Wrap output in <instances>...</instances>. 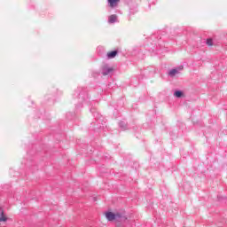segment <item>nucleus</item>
<instances>
[{"mask_svg": "<svg viewBox=\"0 0 227 227\" xmlns=\"http://www.w3.org/2000/svg\"><path fill=\"white\" fill-rule=\"evenodd\" d=\"M118 54L117 51H113L107 53L108 59H113V58H116V55Z\"/></svg>", "mask_w": 227, "mask_h": 227, "instance_id": "obj_5", "label": "nucleus"}, {"mask_svg": "<svg viewBox=\"0 0 227 227\" xmlns=\"http://www.w3.org/2000/svg\"><path fill=\"white\" fill-rule=\"evenodd\" d=\"M106 217L108 221H119V223H125L127 221V216L120 213L107 212Z\"/></svg>", "mask_w": 227, "mask_h": 227, "instance_id": "obj_1", "label": "nucleus"}, {"mask_svg": "<svg viewBox=\"0 0 227 227\" xmlns=\"http://www.w3.org/2000/svg\"><path fill=\"white\" fill-rule=\"evenodd\" d=\"M113 67H111L109 64H105L101 69L102 75H111V74H113Z\"/></svg>", "mask_w": 227, "mask_h": 227, "instance_id": "obj_2", "label": "nucleus"}, {"mask_svg": "<svg viewBox=\"0 0 227 227\" xmlns=\"http://www.w3.org/2000/svg\"><path fill=\"white\" fill-rule=\"evenodd\" d=\"M0 223L7 221V218L6 216H4V212L3 211V209H0Z\"/></svg>", "mask_w": 227, "mask_h": 227, "instance_id": "obj_7", "label": "nucleus"}, {"mask_svg": "<svg viewBox=\"0 0 227 227\" xmlns=\"http://www.w3.org/2000/svg\"><path fill=\"white\" fill-rule=\"evenodd\" d=\"M174 96L176 97V98H181V97L184 96V92H182L181 90H176L175 91Z\"/></svg>", "mask_w": 227, "mask_h": 227, "instance_id": "obj_8", "label": "nucleus"}, {"mask_svg": "<svg viewBox=\"0 0 227 227\" xmlns=\"http://www.w3.org/2000/svg\"><path fill=\"white\" fill-rule=\"evenodd\" d=\"M118 22V15L112 14L108 17V24H114Z\"/></svg>", "mask_w": 227, "mask_h": 227, "instance_id": "obj_3", "label": "nucleus"}, {"mask_svg": "<svg viewBox=\"0 0 227 227\" xmlns=\"http://www.w3.org/2000/svg\"><path fill=\"white\" fill-rule=\"evenodd\" d=\"M107 3L110 8H116V6H118V3H120V0H107Z\"/></svg>", "mask_w": 227, "mask_h": 227, "instance_id": "obj_4", "label": "nucleus"}, {"mask_svg": "<svg viewBox=\"0 0 227 227\" xmlns=\"http://www.w3.org/2000/svg\"><path fill=\"white\" fill-rule=\"evenodd\" d=\"M179 74V71L178 69H171L169 72H168V75L170 77H175V75L178 74Z\"/></svg>", "mask_w": 227, "mask_h": 227, "instance_id": "obj_6", "label": "nucleus"}, {"mask_svg": "<svg viewBox=\"0 0 227 227\" xmlns=\"http://www.w3.org/2000/svg\"><path fill=\"white\" fill-rule=\"evenodd\" d=\"M207 45L212 47V45H214V41L211 38L207 39Z\"/></svg>", "mask_w": 227, "mask_h": 227, "instance_id": "obj_9", "label": "nucleus"}, {"mask_svg": "<svg viewBox=\"0 0 227 227\" xmlns=\"http://www.w3.org/2000/svg\"><path fill=\"white\" fill-rule=\"evenodd\" d=\"M121 129H122V130H125V122L121 121L119 123Z\"/></svg>", "mask_w": 227, "mask_h": 227, "instance_id": "obj_10", "label": "nucleus"}]
</instances>
